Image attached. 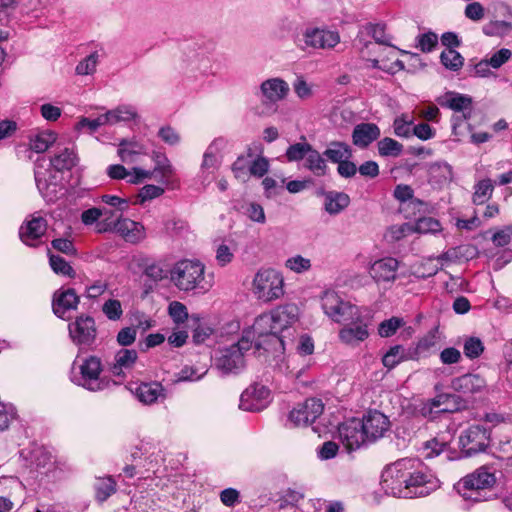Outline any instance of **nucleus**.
Segmentation results:
<instances>
[{
    "mask_svg": "<svg viewBox=\"0 0 512 512\" xmlns=\"http://www.w3.org/2000/svg\"><path fill=\"white\" fill-rule=\"evenodd\" d=\"M382 489L398 498L424 497L436 490L438 480L417 459L402 458L385 467Z\"/></svg>",
    "mask_w": 512,
    "mask_h": 512,
    "instance_id": "nucleus-1",
    "label": "nucleus"
},
{
    "mask_svg": "<svg viewBox=\"0 0 512 512\" xmlns=\"http://www.w3.org/2000/svg\"><path fill=\"white\" fill-rule=\"evenodd\" d=\"M206 266L198 259H181L169 270L172 285L184 293L205 294L213 286L212 277H207Z\"/></svg>",
    "mask_w": 512,
    "mask_h": 512,
    "instance_id": "nucleus-2",
    "label": "nucleus"
},
{
    "mask_svg": "<svg viewBox=\"0 0 512 512\" xmlns=\"http://www.w3.org/2000/svg\"><path fill=\"white\" fill-rule=\"evenodd\" d=\"M252 294L261 302L269 303L284 296V277L274 268H260L254 275Z\"/></svg>",
    "mask_w": 512,
    "mask_h": 512,
    "instance_id": "nucleus-3",
    "label": "nucleus"
},
{
    "mask_svg": "<svg viewBox=\"0 0 512 512\" xmlns=\"http://www.w3.org/2000/svg\"><path fill=\"white\" fill-rule=\"evenodd\" d=\"M495 482L494 474L481 467L461 478L454 488L463 499L480 502L486 499L487 490L492 488Z\"/></svg>",
    "mask_w": 512,
    "mask_h": 512,
    "instance_id": "nucleus-4",
    "label": "nucleus"
},
{
    "mask_svg": "<svg viewBox=\"0 0 512 512\" xmlns=\"http://www.w3.org/2000/svg\"><path fill=\"white\" fill-rule=\"evenodd\" d=\"M277 341L285 348L288 341H293L296 325L299 323L300 309L294 303L279 305L269 311Z\"/></svg>",
    "mask_w": 512,
    "mask_h": 512,
    "instance_id": "nucleus-5",
    "label": "nucleus"
},
{
    "mask_svg": "<svg viewBox=\"0 0 512 512\" xmlns=\"http://www.w3.org/2000/svg\"><path fill=\"white\" fill-rule=\"evenodd\" d=\"M252 347V340L247 336L235 344L220 350V355L216 358V366L223 373H238L245 366L244 353Z\"/></svg>",
    "mask_w": 512,
    "mask_h": 512,
    "instance_id": "nucleus-6",
    "label": "nucleus"
},
{
    "mask_svg": "<svg viewBox=\"0 0 512 512\" xmlns=\"http://www.w3.org/2000/svg\"><path fill=\"white\" fill-rule=\"evenodd\" d=\"M80 376H74L73 381L90 391H100L106 387V382L100 378L102 362L96 356H89L79 365Z\"/></svg>",
    "mask_w": 512,
    "mask_h": 512,
    "instance_id": "nucleus-7",
    "label": "nucleus"
},
{
    "mask_svg": "<svg viewBox=\"0 0 512 512\" xmlns=\"http://www.w3.org/2000/svg\"><path fill=\"white\" fill-rule=\"evenodd\" d=\"M69 336L72 342L83 348L91 347L97 336L95 321L90 316L81 315L68 325Z\"/></svg>",
    "mask_w": 512,
    "mask_h": 512,
    "instance_id": "nucleus-8",
    "label": "nucleus"
},
{
    "mask_svg": "<svg viewBox=\"0 0 512 512\" xmlns=\"http://www.w3.org/2000/svg\"><path fill=\"white\" fill-rule=\"evenodd\" d=\"M489 432L480 425H472L461 434L459 444L466 456L484 451L489 445Z\"/></svg>",
    "mask_w": 512,
    "mask_h": 512,
    "instance_id": "nucleus-9",
    "label": "nucleus"
},
{
    "mask_svg": "<svg viewBox=\"0 0 512 512\" xmlns=\"http://www.w3.org/2000/svg\"><path fill=\"white\" fill-rule=\"evenodd\" d=\"M114 231L118 233L126 242L138 244L146 238V230L143 224L129 218H118L113 226L99 227L98 232Z\"/></svg>",
    "mask_w": 512,
    "mask_h": 512,
    "instance_id": "nucleus-10",
    "label": "nucleus"
},
{
    "mask_svg": "<svg viewBox=\"0 0 512 512\" xmlns=\"http://www.w3.org/2000/svg\"><path fill=\"white\" fill-rule=\"evenodd\" d=\"M324 410L320 399L309 398L289 413V421L295 426H307L313 423Z\"/></svg>",
    "mask_w": 512,
    "mask_h": 512,
    "instance_id": "nucleus-11",
    "label": "nucleus"
},
{
    "mask_svg": "<svg viewBox=\"0 0 512 512\" xmlns=\"http://www.w3.org/2000/svg\"><path fill=\"white\" fill-rule=\"evenodd\" d=\"M361 424L363 425L367 440L371 442L385 437L391 429L389 418L378 410L368 411L364 415Z\"/></svg>",
    "mask_w": 512,
    "mask_h": 512,
    "instance_id": "nucleus-12",
    "label": "nucleus"
},
{
    "mask_svg": "<svg viewBox=\"0 0 512 512\" xmlns=\"http://www.w3.org/2000/svg\"><path fill=\"white\" fill-rule=\"evenodd\" d=\"M270 402V390L262 384L254 383L244 390L240 397V409L261 411Z\"/></svg>",
    "mask_w": 512,
    "mask_h": 512,
    "instance_id": "nucleus-13",
    "label": "nucleus"
},
{
    "mask_svg": "<svg viewBox=\"0 0 512 512\" xmlns=\"http://www.w3.org/2000/svg\"><path fill=\"white\" fill-rule=\"evenodd\" d=\"M338 434L341 443L347 451L359 449L367 440L361 420L351 419L338 427Z\"/></svg>",
    "mask_w": 512,
    "mask_h": 512,
    "instance_id": "nucleus-14",
    "label": "nucleus"
},
{
    "mask_svg": "<svg viewBox=\"0 0 512 512\" xmlns=\"http://www.w3.org/2000/svg\"><path fill=\"white\" fill-rule=\"evenodd\" d=\"M47 231V221L40 215H31L19 228L20 240L27 246L37 247Z\"/></svg>",
    "mask_w": 512,
    "mask_h": 512,
    "instance_id": "nucleus-15",
    "label": "nucleus"
},
{
    "mask_svg": "<svg viewBox=\"0 0 512 512\" xmlns=\"http://www.w3.org/2000/svg\"><path fill=\"white\" fill-rule=\"evenodd\" d=\"M305 47L313 49H332L340 42V35L336 31L309 28L303 34Z\"/></svg>",
    "mask_w": 512,
    "mask_h": 512,
    "instance_id": "nucleus-16",
    "label": "nucleus"
},
{
    "mask_svg": "<svg viewBox=\"0 0 512 512\" xmlns=\"http://www.w3.org/2000/svg\"><path fill=\"white\" fill-rule=\"evenodd\" d=\"M442 230V226L440 222L432 217H423L418 219L415 225H411L408 223H404L400 226L392 227L391 231L394 234L396 239H400L401 237L411 233L413 231L418 233H431L436 234Z\"/></svg>",
    "mask_w": 512,
    "mask_h": 512,
    "instance_id": "nucleus-17",
    "label": "nucleus"
},
{
    "mask_svg": "<svg viewBox=\"0 0 512 512\" xmlns=\"http://www.w3.org/2000/svg\"><path fill=\"white\" fill-rule=\"evenodd\" d=\"M399 262L393 257H384L373 262L370 275L376 282H393L396 280Z\"/></svg>",
    "mask_w": 512,
    "mask_h": 512,
    "instance_id": "nucleus-18",
    "label": "nucleus"
},
{
    "mask_svg": "<svg viewBox=\"0 0 512 512\" xmlns=\"http://www.w3.org/2000/svg\"><path fill=\"white\" fill-rule=\"evenodd\" d=\"M79 304V297L74 289L59 290L53 296V312L62 319L67 318V313L76 310Z\"/></svg>",
    "mask_w": 512,
    "mask_h": 512,
    "instance_id": "nucleus-19",
    "label": "nucleus"
},
{
    "mask_svg": "<svg viewBox=\"0 0 512 512\" xmlns=\"http://www.w3.org/2000/svg\"><path fill=\"white\" fill-rule=\"evenodd\" d=\"M137 359L136 350L122 348L116 352L113 363L109 365V371L113 376L124 378L132 370Z\"/></svg>",
    "mask_w": 512,
    "mask_h": 512,
    "instance_id": "nucleus-20",
    "label": "nucleus"
},
{
    "mask_svg": "<svg viewBox=\"0 0 512 512\" xmlns=\"http://www.w3.org/2000/svg\"><path fill=\"white\" fill-rule=\"evenodd\" d=\"M137 399L145 404L152 405L167 398V391L160 382H144L135 389Z\"/></svg>",
    "mask_w": 512,
    "mask_h": 512,
    "instance_id": "nucleus-21",
    "label": "nucleus"
},
{
    "mask_svg": "<svg viewBox=\"0 0 512 512\" xmlns=\"http://www.w3.org/2000/svg\"><path fill=\"white\" fill-rule=\"evenodd\" d=\"M344 324L345 326L339 331V338L346 345L356 346L368 338L367 324L361 320V317L354 322Z\"/></svg>",
    "mask_w": 512,
    "mask_h": 512,
    "instance_id": "nucleus-22",
    "label": "nucleus"
},
{
    "mask_svg": "<svg viewBox=\"0 0 512 512\" xmlns=\"http://www.w3.org/2000/svg\"><path fill=\"white\" fill-rule=\"evenodd\" d=\"M288 83L281 78H270L260 85V92L265 102L276 103L289 93Z\"/></svg>",
    "mask_w": 512,
    "mask_h": 512,
    "instance_id": "nucleus-23",
    "label": "nucleus"
},
{
    "mask_svg": "<svg viewBox=\"0 0 512 512\" xmlns=\"http://www.w3.org/2000/svg\"><path fill=\"white\" fill-rule=\"evenodd\" d=\"M243 336H247L252 340V344L256 342V337L260 338L263 336H273L277 340V334L274 331V324L269 312L259 315L255 320L251 328L244 332Z\"/></svg>",
    "mask_w": 512,
    "mask_h": 512,
    "instance_id": "nucleus-24",
    "label": "nucleus"
},
{
    "mask_svg": "<svg viewBox=\"0 0 512 512\" xmlns=\"http://www.w3.org/2000/svg\"><path fill=\"white\" fill-rule=\"evenodd\" d=\"M380 136V129L373 123H362L355 126L352 134L353 143L359 147H367Z\"/></svg>",
    "mask_w": 512,
    "mask_h": 512,
    "instance_id": "nucleus-25",
    "label": "nucleus"
},
{
    "mask_svg": "<svg viewBox=\"0 0 512 512\" xmlns=\"http://www.w3.org/2000/svg\"><path fill=\"white\" fill-rule=\"evenodd\" d=\"M485 380L477 374H465L453 380L452 386L463 394H474L485 387Z\"/></svg>",
    "mask_w": 512,
    "mask_h": 512,
    "instance_id": "nucleus-26",
    "label": "nucleus"
},
{
    "mask_svg": "<svg viewBox=\"0 0 512 512\" xmlns=\"http://www.w3.org/2000/svg\"><path fill=\"white\" fill-rule=\"evenodd\" d=\"M117 153L122 162L134 163L140 155L146 154V147L136 139H124L119 143Z\"/></svg>",
    "mask_w": 512,
    "mask_h": 512,
    "instance_id": "nucleus-27",
    "label": "nucleus"
},
{
    "mask_svg": "<svg viewBox=\"0 0 512 512\" xmlns=\"http://www.w3.org/2000/svg\"><path fill=\"white\" fill-rule=\"evenodd\" d=\"M46 172L41 169L39 164L36 165L34 171L36 186L47 202H54L58 199L61 188L56 183L47 182L45 179Z\"/></svg>",
    "mask_w": 512,
    "mask_h": 512,
    "instance_id": "nucleus-28",
    "label": "nucleus"
},
{
    "mask_svg": "<svg viewBox=\"0 0 512 512\" xmlns=\"http://www.w3.org/2000/svg\"><path fill=\"white\" fill-rule=\"evenodd\" d=\"M107 174L111 179L116 180L128 178V182L134 184L150 177V173L146 170L133 168V173H130L123 165L120 164L110 165L107 168Z\"/></svg>",
    "mask_w": 512,
    "mask_h": 512,
    "instance_id": "nucleus-29",
    "label": "nucleus"
},
{
    "mask_svg": "<svg viewBox=\"0 0 512 512\" xmlns=\"http://www.w3.org/2000/svg\"><path fill=\"white\" fill-rule=\"evenodd\" d=\"M350 198L346 193L330 191L324 196V208L330 215H336L348 207Z\"/></svg>",
    "mask_w": 512,
    "mask_h": 512,
    "instance_id": "nucleus-30",
    "label": "nucleus"
},
{
    "mask_svg": "<svg viewBox=\"0 0 512 512\" xmlns=\"http://www.w3.org/2000/svg\"><path fill=\"white\" fill-rule=\"evenodd\" d=\"M137 111L132 105H119L104 113L107 125H115L120 122H129L137 117Z\"/></svg>",
    "mask_w": 512,
    "mask_h": 512,
    "instance_id": "nucleus-31",
    "label": "nucleus"
},
{
    "mask_svg": "<svg viewBox=\"0 0 512 512\" xmlns=\"http://www.w3.org/2000/svg\"><path fill=\"white\" fill-rule=\"evenodd\" d=\"M78 158L72 148H64L50 159V165L57 172L71 170L77 164Z\"/></svg>",
    "mask_w": 512,
    "mask_h": 512,
    "instance_id": "nucleus-32",
    "label": "nucleus"
},
{
    "mask_svg": "<svg viewBox=\"0 0 512 512\" xmlns=\"http://www.w3.org/2000/svg\"><path fill=\"white\" fill-rule=\"evenodd\" d=\"M360 318L359 308L348 301L342 300L330 319L337 323L354 322Z\"/></svg>",
    "mask_w": 512,
    "mask_h": 512,
    "instance_id": "nucleus-33",
    "label": "nucleus"
},
{
    "mask_svg": "<svg viewBox=\"0 0 512 512\" xmlns=\"http://www.w3.org/2000/svg\"><path fill=\"white\" fill-rule=\"evenodd\" d=\"M360 318L359 308L348 301L342 300L330 319L337 323L354 322Z\"/></svg>",
    "mask_w": 512,
    "mask_h": 512,
    "instance_id": "nucleus-34",
    "label": "nucleus"
},
{
    "mask_svg": "<svg viewBox=\"0 0 512 512\" xmlns=\"http://www.w3.org/2000/svg\"><path fill=\"white\" fill-rule=\"evenodd\" d=\"M57 139L55 132L51 130L40 131L32 135L29 140L30 149L36 153H43L52 146Z\"/></svg>",
    "mask_w": 512,
    "mask_h": 512,
    "instance_id": "nucleus-35",
    "label": "nucleus"
},
{
    "mask_svg": "<svg viewBox=\"0 0 512 512\" xmlns=\"http://www.w3.org/2000/svg\"><path fill=\"white\" fill-rule=\"evenodd\" d=\"M324 155L327 159L333 163H340L345 159L352 157L351 147L340 141L331 142L327 149L324 151Z\"/></svg>",
    "mask_w": 512,
    "mask_h": 512,
    "instance_id": "nucleus-36",
    "label": "nucleus"
},
{
    "mask_svg": "<svg viewBox=\"0 0 512 512\" xmlns=\"http://www.w3.org/2000/svg\"><path fill=\"white\" fill-rule=\"evenodd\" d=\"M440 104L454 111L460 112L470 109L472 99L467 95L459 94L456 92H448L443 96V100Z\"/></svg>",
    "mask_w": 512,
    "mask_h": 512,
    "instance_id": "nucleus-37",
    "label": "nucleus"
},
{
    "mask_svg": "<svg viewBox=\"0 0 512 512\" xmlns=\"http://www.w3.org/2000/svg\"><path fill=\"white\" fill-rule=\"evenodd\" d=\"M494 191V183L491 179L486 178L479 180L474 185V192L472 195V202L475 205H482L487 202Z\"/></svg>",
    "mask_w": 512,
    "mask_h": 512,
    "instance_id": "nucleus-38",
    "label": "nucleus"
},
{
    "mask_svg": "<svg viewBox=\"0 0 512 512\" xmlns=\"http://www.w3.org/2000/svg\"><path fill=\"white\" fill-rule=\"evenodd\" d=\"M448 442L443 439L432 438L422 443L419 448L421 456L425 459H432L439 456L447 447Z\"/></svg>",
    "mask_w": 512,
    "mask_h": 512,
    "instance_id": "nucleus-39",
    "label": "nucleus"
},
{
    "mask_svg": "<svg viewBox=\"0 0 512 512\" xmlns=\"http://www.w3.org/2000/svg\"><path fill=\"white\" fill-rule=\"evenodd\" d=\"M305 167L308 168L316 176H323L327 169L325 160L321 154L313 147H311L305 158Z\"/></svg>",
    "mask_w": 512,
    "mask_h": 512,
    "instance_id": "nucleus-40",
    "label": "nucleus"
},
{
    "mask_svg": "<svg viewBox=\"0 0 512 512\" xmlns=\"http://www.w3.org/2000/svg\"><path fill=\"white\" fill-rule=\"evenodd\" d=\"M150 178L159 177L161 181H167L174 173V168L169 160L164 156H157L155 160V167L153 171H148Z\"/></svg>",
    "mask_w": 512,
    "mask_h": 512,
    "instance_id": "nucleus-41",
    "label": "nucleus"
},
{
    "mask_svg": "<svg viewBox=\"0 0 512 512\" xmlns=\"http://www.w3.org/2000/svg\"><path fill=\"white\" fill-rule=\"evenodd\" d=\"M96 499L107 500L116 491V482L111 477L98 478L95 482Z\"/></svg>",
    "mask_w": 512,
    "mask_h": 512,
    "instance_id": "nucleus-42",
    "label": "nucleus"
},
{
    "mask_svg": "<svg viewBox=\"0 0 512 512\" xmlns=\"http://www.w3.org/2000/svg\"><path fill=\"white\" fill-rule=\"evenodd\" d=\"M414 117L407 113L398 116L393 123L394 133L398 137L408 138L412 135Z\"/></svg>",
    "mask_w": 512,
    "mask_h": 512,
    "instance_id": "nucleus-43",
    "label": "nucleus"
},
{
    "mask_svg": "<svg viewBox=\"0 0 512 512\" xmlns=\"http://www.w3.org/2000/svg\"><path fill=\"white\" fill-rule=\"evenodd\" d=\"M143 274L154 282H160L169 277V271H166L160 261H147L143 267Z\"/></svg>",
    "mask_w": 512,
    "mask_h": 512,
    "instance_id": "nucleus-44",
    "label": "nucleus"
},
{
    "mask_svg": "<svg viewBox=\"0 0 512 512\" xmlns=\"http://www.w3.org/2000/svg\"><path fill=\"white\" fill-rule=\"evenodd\" d=\"M367 35H370L377 43L389 45L391 37L386 33V24L368 23L363 27Z\"/></svg>",
    "mask_w": 512,
    "mask_h": 512,
    "instance_id": "nucleus-45",
    "label": "nucleus"
},
{
    "mask_svg": "<svg viewBox=\"0 0 512 512\" xmlns=\"http://www.w3.org/2000/svg\"><path fill=\"white\" fill-rule=\"evenodd\" d=\"M441 63L449 70L458 71L464 64V58L455 49L444 50L440 55Z\"/></svg>",
    "mask_w": 512,
    "mask_h": 512,
    "instance_id": "nucleus-46",
    "label": "nucleus"
},
{
    "mask_svg": "<svg viewBox=\"0 0 512 512\" xmlns=\"http://www.w3.org/2000/svg\"><path fill=\"white\" fill-rule=\"evenodd\" d=\"M437 345V331H431L422 337L415 348V354L417 357L426 356L429 354Z\"/></svg>",
    "mask_w": 512,
    "mask_h": 512,
    "instance_id": "nucleus-47",
    "label": "nucleus"
},
{
    "mask_svg": "<svg viewBox=\"0 0 512 512\" xmlns=\"http://www.w3.org/2000/svg\"><path fill=\"white\" fill-rule=\"evenodd\" d=\"M311 147L307 142L295 143L287 148L285 156L289 162L303 160L306 158Z\"/></svg>",
    "mask_w": 512,
    "mask_h": 512,
    "instance_id": "nucleus-48",
    "label": "nucleus"
},
{
    "mask_svg": "<svg viewBox=\"0 0 512 512\" xmlns=\"http://www.w3.org/2000/svg\"><path fill=\"white\" fill-rule=\"evenodd\" d=\"M512 29L511 23L502 20L490 21L483 26V32L487 36H505Z\"/></svg>",
    "mask_w": 512,
    "mask_h": 512,
    "instance_id": "nucleus-49",
    "label": "nucleus"
},
{
    "mask_svg": "<svg viewBox=\"0 0 512 512\" xmlns=\"http://www.w3.org/2000/svg\"><path fill=\"white\" fill-rule=\"evenodd\" d=\"M402 149V144L389 137H385L378 142V152L381 156H398Z\"/></svg>",
    "mask_w": 512,
    "mask_h": 512,
    "instance_id": "nucleus-50",
    "label": "nucleus"
},
{
    "mask_svg": "<svg viewBox=\"0 0 512 512\" xmlns=\"http://www.w3.org/2000/svg\"><path fill=\"white\" fill-rule=\"evenodd\" d=\"M49 263L52 268V270L56 274H60L67 277H74L75 271L72 268V266L61 256L58 255H50L49 257Z\"/></svg>",
    "mask_w": 512,
    "mask_h": 512,
    "instance_id": "nucleus-51",
    "label": "nucleus"
},
{
    "mask_svg": "<svg viewBox=\"0 0 512 512\" xmlns=\"http://www.w3.org/2000/svg\"><path fill=\"white\" fill-rule=\"evenodd\" d=\"M342 298L334 291H326L321 297L323 312L330 318L336 308L341 304Z\"/></svg>",
    "mask_w": 512,
    "mask_h": 512,
    "instance_id": "nucleus-52",
    "label": "nucleus"
},
{
    "mask_svg": "<svg viewBox=\"0 0 512 512\" xmlns=\"http://www.w3.org/2000/svg\"><path fill=\"white\" fill-rule=\"evenodd\" d=\"M244 214L249 220H251L254 223L261 225L266 223V215L264 208L256 202L247 203L246 206L244 207Z\"/></svg>",
    "mask_w": 512,
    "mask_h": 512,
    "instance_id": "nucleus-53",
    "label": "nucleus"
},
{
    "mask_svg": "<svg viewBox=\"0 0 512 512\" xmlns=\"http://www.w3.org/2000/svg\"><path fill=\"white\" fill-rule=\"evenodd\" d=\"M98 61V52H93L78 63L75 71L78 75H91L96 71Z\"/></svg>",
    "mask_w": 512,
    "mask_h": 512,
    "instance_id": "nucleus-54",
    "label": "nucleus"
},
{
    "mask_svg": "<svg viewBox=\"0 0 512 512\" xmlns=\"http://www.w3.org/2000/svg\"><path fill=\"white\" fill-rule=\"evenodd\" d=\"M153 448L154 447L150 442L142 441L131 452V457L135 461L142 458H144L145 461H149L150 463L157 461V457L155 456L154 451H151Z\"/></svg>",
    "mask_w": 512,
    "mask_h": 512,
    "instance_id": "nucleus-55",
    "label": "nucleus"
},
{
    "mask_svg": "<svg viewBox=\"0 0 512 512\" xmlns=\"http://www.w3.org/2000/svg\"><path fill=\"white\" fill-rule=\"evenodd\" d=\"M404 358V348L400 345H396L391 347L383 356L382 362L385 367L392 369L404 360Z\"/></svg>",
    "mask_w": 512,
    "mask_h": 512,
    "instance_id": "nucleus-56",
    "label": "nucleus"
},
{
    "mask_svg": "<svg viewBox=\"0 0 512 512\" xmlns=\"http://www.w3.org/2000/svg\"><path fill=\"white\" fill-rule=\"evenodd\" d=\"M404 325V321L399 317H392L384 320L379 324L378 333L381 337L387 338L396 333V331Z\"/></svg>",
    "mask_w": 512,
    "mask_h": 512,
    "instance_id": "nucleus-57",
    "label": "nucleus"
},
{
    "mask_svg": "<svg viewBox=\"0 0 512 512\" xmlns=\"http://www.w3.org/2000/svg\"><path fill=\"white\" fill-rule=\"evenodd\" d=\"M464 354L470 359L478 358L484 351L482 341L477 337H470L464 342Z\"/></svg>",
    "mask_w": 512,
    "mask_h": 512,
    "instance_id": "nucleus-58",
    "label": "nucleus"
},
{
    "mask_svg": "<svg viewBox=\"0 0 512 512\" xmlns=\"http://www.w3.org/2000/svg\"><path fill=\"white\" fill-rule=\"evenodd\" d=\"M437 44L438 36L432 31L420 34L417 37V47L424 53L433 51Z\"/></svg>",
    "mask_w": 512,
    "mask_h": 512,
    "instance_id": "nucleus-59",
    "label": "nucleus"
},
{
    "mask_svg": "<svg viewBox=\"0 0 512 512\" xmlns=\"http://www.w3.org/2000/svg\"><path fill=\"white\" fill-rule=\"evenodd\" d=\"M285 267L295 273H303L311 268V261L301 255H295L285 261Z\"/></svg>",
    "mask_w": 512,
    "mask_h": 512,
    "instance_id": "nucleus-60",
    "label": "nucleus"
},
{
    "mask_svg": "<svg viewBox=\"0 0 512 512\" xmlns=\"http://www.w3.org/2000/svg\"><path fill=\"white\" fill-rule=\"evenodd\" d=\"M250 161L247 157L241 156L236 159L232 164V172L236 179L243 182L247 181L250 177L249 173Z\"/></svg>",
    "mask_w": 512,
    "mask_h": 512,
    "instance_id": "nucleus-61",
    "label": "nucleus"
},
{
    "mask_svg": "<svg viewBox=\"0 0 512 512\" xmlns=\"http://www.w3.org/2000/svg\"><path fill=\"white\" fill-rule=\"evenodd\" d=\"M102 311L105 316L112 321L119 320L123 314L121 302L116 299L107 300L103 304Z\"/></svg>",
    "mask_w": 512,
    "mask_h": 512,
    "instance_id": "nucleus-62",
    "label": "nucleus"
},
{
    "mask_svg": "<svg viewBox=\"0 0 512 512\" xmlns=\"http://www.w3.org/2000/svg\"><path fill=\"white\" fill-rule=\"evenodd\" d=\"M168 313L175 323L181 324L188 319L187 307L179 302L173 301L168 306Z\"/></svg>",
    "mask_w": 512,
    "mask_h": 512,
    "instance_id": "nucleus-63",
    "label": "nucleus"
},
{
    "mask_svg": "<svg viewBox=\"0 0 512 512\" xmlns=\"http://www.w3.org/2000/svg\"><path fill=\"white\" fill-rule=\"evenodd\" d=\"M215 258L217 263L223 267L233 261L234 252L228 244L222 242L215 249Z\"/></svg>",
    "mask_w": 512,
    "mask_h": 512,
    "instance_id": "nucleus-64",
    "label": "nucleus"
}]
</instances>
